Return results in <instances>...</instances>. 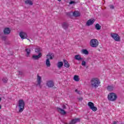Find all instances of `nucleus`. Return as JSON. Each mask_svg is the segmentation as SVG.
Masks as SVG:
<instances>
[{
	"label": "nucleus",
	"mask_w": 124,
	"mask_h": 124,
	"mask_svg": "<svg viewBox=\"0 0 124 124\" xmlns=\"http://www.w3.org/2000/svg\"><path fill=\"white\" fill-rule=\"evenodd\" d=\"M108 91L111 92L114 90V86H108L107 87Z\"/></svg>",
	"instance_id": "a878e982"
},
{
	"label": "nucleus",
	"mask_w": 124,
	"mask_h": 124,
	"mask_svg": "<svg viewBox=\"0 0 124 124\" xmlns=\"http://www.w3.org/2000/svg\"><path fill=\"white\" fill-rule=\"evenodd\" d=\"M75 92H76V93H78V94H80V91H78V89H76Z\"/></svg>",
	"instance_id": "c9c22d12"
},
{
	"label": "nucleus",
	"mask_w": 124,
	"mask_h": 124,
	"mask_svg": "<svg viewBox=\"0 0 124 124\" xmlns=\"http://www.w3.org/2000/svg\"><path fill=\"white\" fill-rule=\"evenodd\" d=\"M35 53H38V54H39V53H41V48L39 47L35 48Z\"/></svg>",
	"instance_id": "b1692460"
},
{
	"label": "nucleus",
	"mask_w": 124,
	"mask_h": 124,
	"mask_svg": "<svg viewBox=\"0 0 124 124\" xmlns=\"http://www.w3.org/2000/svg\"><path fill=\"white\" fill-rule=\"evenodd\" d=\"M5 44H8V43H7V42H5Z\"/></svg>",
	"instance_id": "79ce46f5"
},
{
	"label": "nucleus",
	"mask_w": 124,
	"mask_h": 124,
	"mask_svg": "<svg viewBox=\"0 0 124 124\" xmlns=\"http://www.w3.org/2000/svg\"><path fill=\"white\" fill-rule=\"evenodd\" d=\"M42 56V54L41 53H39L38 55H32V59L34 60V61H36L37 60H39Z\"/></svg>",
	"instance_id": "1a4fd4ad"
},
{
	"label": "nucleus",
	"mask_w": 124,
	"mask_h": 124,
	"mask_svg": "<svg viewBox=\"0 0 124 124\" xmlns=\"http://www.w3.org/2000/svg\"><path fill=\"white\" fill-rule=\"evenodd\" d=\"M19 107V113H22L24 109H25V102L24 100L20 99L18 101V105Z\"/></svg>",
	"instance_id": "f03ea898"
},
{
	"label": "nucleus",
	"mask_w": 124,
	"mask_h": 124,
	"mask_svg": "<svg viewBox=\"0 0 124 124\" xmlns=\"http://www.w3.org/2000/svg\"><path fill=\"white\" fill-rule=\"evenodd\" d=\"M78 2V1H70L69 3V4H75V3H77Z\"/></svg>",
	"instance_id": "c756f323"
},
{
	"label": "nucleus",
	"mask_w": 124,
	"mask_h": 124,
	"mask_svg": "<svg viewBox=\"0 0 124 124\" xmlns=\"http://www.w3.org/2000/svg\"><path fill=\"white\" fill-rule=\"evenodd\" d=\"M81 52L82 54H84V55H89V51L87 49H82Z\"/></svg>",
	"instance_id": "bb28decb"
},
{
	"label": "nucleus",
	"mask_w": 124,
	"mask_h": 124,
	"mask_svg": "<svg viewBox=\"0 0 124 124\" xmlns=\"http://www.w3.org/2000/svg\"><path fill=\"white\" fill-rule=\"evenodd\" d=\"M0 101H1V98L0 97Z\"/></svg>",
	"instance_id": "ea45409f"
},
{
	"label": "nucleus",
	"mask_w": 124,
	"mask_h": 124,
	"mask_svg": "<svg viewBox=\"0 0 124 124\" xmlns=\"http://www.w3.org/2000/svg\"><path fill=\"white\" fill-rule=\"evenodd\" d=\"M55 57L54 53H48L46 55V58L49 59V60H53V58Z\"/></svg>",
	"instance_id": "2eb2a0df"
},
{
	"label": "nucleus",
	"mask_w": 124,
	"mask_h": 124,
	"mask_svg": "<svg viewBox=\"0 0 124 124\" xmlns=\"http://www.w3.org/2000/svg\"><path fill=\"white\" fill-rule=\"evenodd\" d=\"M88 105L90 107V109H91L92 111H93V112L97 111V108L94 107V104H93V103L89 102L88 103Z\"/></svg>",
	"instance_id": "423d86ee"
},
{
	"label": "nucleus",
	"mask_w": 124,
	"mask_h": 124,
	"mask_svg": "<svg viewBox=\"0 0 124 124\" xmlns=\"http://www.w3.org/2000/svg\"><path fill=\"white\" fill-rule=\"evenodd\" d=\"M0 109H1V106L0 105Z\"/></svg>",
	"instance_id": "58836bf2"
},
{
	"label": "nucleus",
	"mask_w": 124,
	"mask_h": 124,
	"mask_svg": "<svg viewBox=\"0 0 124 124\" xmlns=\"http://www.w3.org/2000/svg\"><path fill=\"white\" fill-rule=\"evenodd\" d=\"M46 86L48 88H53L54 87L55 83H54V81L52 80H48L46 81Z\"/></svg>",
	"instance_id": "0eeeda50"
},
{
	"label": "nucleus",
	"mask_w": 124,
	"mask_h": 124,
	"mask_svg": "<svg viewBox=\"0 0 124 124\" xmlns=\"http://www.w3.org/2000/svg\"><path fill=\"white\" fill-rule=\"evenodd\" d=\"M75 59L77 61H82V60H83V58L81 57V56H80V55H76L75 56Z\"/></svg>",
	"instance_id": "a211bd4d"
},
{
	"label": "nucleus",
	"mask_w": 124,
	"mask_h": 124,
	"mask_svg": "<svg viewBox=\"0 0 124 124\" xmlns=\"http://www.w3.org/2000/svg\"><path fill=\"white\" fill-rule=\"evenodd\" d=\"M19 36L21 37V39H26L28 37L27 35V33L25 32H20L19 33Z\"/></svg>",
	"instance_id": "9d476101"
},
{
	"label": "nucleus",
	"mask_w": 124,
	"mask_h": 124,
	"mask_svg": "<svg viewBox=\"0 0 124 124\" xmlns=\"http://www.w3.org/2000/svg\"><path fill=\"white\" fill-rule=\"evenodd\" d=\"M18 72L19 75H21V76L23 75V73L22 71H18Z\"/></svg>",
	"instance_id": "473e14b6"
},
{
	"label": "nucleus",
	"mask_w": 124,
	"mask_h": 124,
	"mask_svg": "<svg viewBox=\"0 0 124 124\" xmlns=\"http://www.w3.org/2000/svg\"><path fill=\"white\" fill-rule=\"evenodd\" d=\"M37 86H39V88H41V82L42 81L41 80V77H40L39 75H37Z\"/></svg>",
	"instance_id": "6e6552de"
},
{
	"label": "nucleus",
	"mask_w": 124,
	"mask_h": 124,
	"mask_svg": "<svg viewBox=\"0 0 124 124\" xmlns=\"http://www.w3.org/2000/svg\"><path fill=\"white\" fill-rule=\"evenodd\" d=\"M74 80H75V81H76V82H78V81H79L80 78H79V76L77 75L74 76Z\"/></svg>",
	"instance_id": "cd10ccee"
},
{
	"label": "nucleus",
	"mask_w": 124,
	"mask_h": 124,
	"mask_svg": "<svg viewBox=\"0 0 124 124\" xmlns=\"http://www.w3.org/2000/svg\"><path fill=\"white\" fill-rule=\"evenodd\" d=\"M108 98L109 101H116L118 98V96L114 93H111L108 94Z\"/></svg>",
	"instance_id": "7ed1b4c3"
},
{
	"label": "nucleus",
	"mask_w": 124,
	"mask_h": 124,
	"mask_svg": "<svg viewBox=\"0 0 124 124\" xmlns=\"http://www.w3.org/2000/svg\"><path fill=\"white\" fill-rule=\"evenodd\" d=\"M95 29H96V30H97V31H99L100 30H101V26H100V25H99V24L97 23L95 25Z\"/></svg>",
	"instance_id": "412c9836"
},
{
	"label": "nucleus",
	"mask_w": 124,
	"mask_h": 124,
	"mask_svg": "<svg viewBox=\"0 0 124 124\" xmlns=\"http://www.w3.org/2000/svg\"><path fill=\"white\" fill-rule=\"evenodd\" d=\"M25 51L27 53V57H29L30 56V54H31V49L30 48H26L25 49Z\"/></svg>",
	"instance_id": "393cba45"
},
{
	"label": "nucleus",
	"mask_w": 124,
	"mask_h": 124,
	"mask_svg": "<svg viewBox=\"0 0 124 124\" xmlns=\"http://www.w3.org/2000/svg\"><path fill=\"white\" fill-rule=\"evenodd\" d=\"M62 108H63V109H66V106L63 105L62 106Z\"/></svg>",
	"instance_id": "e433bc0d"
},
{
	"label": "nucleus",
	"mask_w": 124,
	"mask_h": 124,
	"mask_svg": "<svg viewBox=\"0 0 124 124\" xmlns=\"http://www.w3.org/2000/svg\"><path fill=\"white\" fill-rule=\"evenodd\" d=\"M95 21V20L94 19H90L88 20L86 23V26H91L92 25H93V23Z\"/></svg>",
	"instance_id": "9b49d317"
},
{
	"label": "nucleus",
	"mask_w": 124,
	"mask_h": 124,
	"mask_svg": "<svg viewBox=\"0 0 124 124\" xmlns=\"http://www.w3.org/2000/svg\"><path fill=\"white\" fill-rule=\"evenodd\" d=\"M29 40V41H31V40H29V39H28Z\"/></svg>",
	"instance_id": "37998d69"
},
{
	"label": "nucleus",
	"mask_w": 124,
	"mask_h": 124,
	"mask_svg": "<svg viewBox=\"0 0 124 124\" xmlns=\"http://www.w3.org/2000/svg\"><path fill=\"white\" fill-rule=\"evenodd\" d=\"M1 39H2V40L5 41V40H6V36L2 35L1 36Z\"/></svg>",
	"instance_id": "7c9ffc66"
},
{
	"label": "nucleus",
	"mask_w": 124,
	"mask_h": 124,
	"mask_svg": "<svg viewBox=\"0 0 124 124\" xmlns=\"http://www.w3.org/2000/svg\"><path fill=\"white\" fill-rule=\"evenodd\" d=\"M110 36L111 37H112L113 39H114L115 41H121V38L120 37L119 34L115 33H112L111 34Z\"/></svg>",
	"instance_id": "39448f33"
},
{
	"label": "nucleus",
	"mask_w": 124,
	"mask_h": 124,
	"mask_svg": "<svg viewBox=\"0 0 124 124\" xmlns=\"http://www.w3.org/2000/svg\"><path fill=\"white\" fill-rule=\"evenodd\" d=\"M63 62H64V66H65V67L68 68V67H69V66H70V65H69V63H68L67 61L64 59V60H63Z\"/></svg>",
	"instance_id": "f3484780"
},
{
	"label": "nucleus",
	"mask_w": 124,
	"mask_h": 124,
	"mask_svg": "<svg viewBox=\"0 0 124 124\" xmlns=\"http://www.w3.org/2000/svg\"><path fill=\"white\" fill-rule=\"evenodd\" d=\"M25 4H29V5H32L33 4V3H32V1L31 0H27L25 1Z\"/></svg>",
	"instance_id": "4be33fe9"
},
{
	"label": "nucleus",
	"mask_w": 124,
	"mask_h": 124,
	"mask_svg": "<svg viewBox=\"0 0 124 124\" xmlns=\"http://www.w3.org/2000/svg\"><path fill=\"white\" fill-rule=\"evenodd\" d=\"M46 64L47 67H50L51 66V63L50 62L49 59H47L46 61Z\"/></svg>",
	"instance_id": "aec40b11"
},
{
	"label": "nucleus",
	"mask_w": 124,
	"mask_h": 124,
	"mask_svg": "<svg viewBox=\"0 0 124 124\" xmlns=\"http://www.w3.org/2000/svg\"><path fill=\"white\" fill-rule=\"evenodd\" d=\"M109 7L110 9H114V8H115V7H114V5H110Z\"/></svg>",
	"instance_id": "f704fd0d"
},
{
	"label": "nucleus",
	"mask_w": 124,
	"mask_h": 124,
	"mask_svg": "<svg viewBox=\"0 0 124 124\" xmlns=\"http://www.w3.org/2000/svg\"><path fill=\"white\" fill-rule=\"evenodd\" d=\"M58 0V1H62V0Z\"/></svg>",
	"instance_id": "a19ab883"
},
{
	"label": "nucleus",
	"mask_w": 124,
	"mask_h": 124,
	"mask_svg": "<svg viewBox=\"0 0 124 124\" xmlns=\"http://www.w3.org/2000/svg\"><path fill=\"white\" fill-rule=\"evenodd\" d=\"M56 109H57L58 112H60L62 115H65V114H66V112H65V110H63L59 107L56 108Z\"/></svg>",
	"instance_id": "ddd939ff"
},
{
	"label": "nucleus",
	"mask_w": 124,
	"mask_h": 124,
	"mask_svg": "<svg viewBox=\"0 0 124 124\" xmlns=\"http://www.w3.org/2000/svg\"><path fill=\"white\" fill-rule=\"evenodd\" d=\"M78 99L79 100V101H82L83 100V97H80L78 98Z\"/></svg>",
	"instance_id": "72a5a7b5"
},
{
	"label": "nucleus",
	"mask_w": 124,
	"mask_h": 124,
	"mask_svg": "<svg viewBox=\"0 0 124 124\" xmlns=\"http://www.w3.org/2000/svg\"><path fill=\"white\" fill-rule=\"evenodd\" d=\"M62 27L64 30H67L68 29V23L67 22H63L62 24Z\"/></svg>",
	"instance_id": "dca6fc26"
},
{
	"label": "nucleus",
	"mask_w": 124,
	"mask_h": 124,
	"mask_svg": "<svg viewBox=\"0 0 124 124\" xmlns=\"http://www.w3.org/2000/svg\"><path fill=\"white\" fill-rule=\"evenodd\" d=\"M2 81L3 83L6 84V83H7V81H8V78H7L4 77L3 78Z\"/></svg>",
	"instance_id": "c85d7f7f"
},
{
	"label": "nucleus",
	"mask_w": 124,
	"mask_h": 124,
	"mask_svg": "<svg viewBox=\"0 0 124 124\" xmlns=\"http://www.w3.org/2000/svg\"><path fill=\"white\" fill-rule=\"evenodd\" d=\"M117 123H118V121L117 122L113 121L112 124H117Z\"/></svg>",
	"instance_id": "4c0bfd02"
},
{
	"label": "nucleus",
	"mask_w": 124,
	"mask_h": 124,
	"mask_svg": "<svg viewBox=\"0 0 124 124\" xmlns=\"http://www.w3.org/2000/svg\"><path fill=\"white\" fill-rule=\"evenodd\" d=\"M73 16L74 17H79V16H80V13L78 11H75L73 13Z\"/></svg>",
	"instance_id": "6ab92c4d"
},
{
	"label": "nucleus",
	"mask_w": 124,
	"mask_h": 124,
	"mask_svg": "<svg viewBox=\"0 0 124 124\" xmlns=\"http://www.w3.org/2000/svg\"><path fill=\"white\" fill-rule=\"evenodd\" d=\"M81 65H82V66H86V62L83 61L81 62Z\"/></svg>",
	"instance_id": "2f4dec72"
},
{
	"label": "nucleus",
	"mask_w": 124,
	"mask_h": 124,
	"mask_svg": "<svg viewBox=\"0 0 124 124\" xmlns=\"http://www.w3.org/2000/svg\"><path fill=\"white\" fill-rule=\"evenodd\" d=\"M63 65V62H59L57 63V67L61 68Z\"/></svg>",
	"instance_id": "5701e85b"
},
{
	"label": "nucleus",
	"mask_w": 124,
	"mask_h": 124,
	"mask_svg": "<svg viewBox=\"0 0 124 124\" xmlns=\"http://www.w3.org/2000/svg\"><path fill=\"white\" fill-rule=\"evenodd\" d=\"M78 122H80V118H76L72 119L71 122L69 123V124H76V123H78Z\"/></svg>",
	"instance_id": "4468645a"
},
{
	"label": "nucleus",
	"mask_w": 124,
	"mask_h": 124,
	"mask_svg": "<svg viewBox=\"0 0 124 124\" xmlns=\"http://www.w3.org/2000/svg\"><path fill=\"white\" fill-rule=\"evenodd\" d=\"M11 31V30L9 28H5L3 30L4 34H5V35H7L9 34Z\"/></svg>",
	"instance_id": "f8f14e48"
},
{
	"label": "nucleus",
	"mask_w": 124,
	"mask_h": 124,
	"mask_svg": "<svg viewBox=\"0 0 124 124\" xmlns=\"http://www.w3.org/2000/svg\"><path fill=\"white\" fill-rule=\"evenodd\" d=\"M100 84V81H99L97 78H93L91 80V85L92 88H95V89H96V88L98 87Z\"/></svg>",
	"instance_id": "f257e3e1"
},
{
	"label": "nucleus",
	"mask_w": 124,
	"mask_h": 124,
	"mask_svg": "<svg viewBox=\"0 0 124 124\" xmlns=\"http://www.w3.org/2000/svg\"><path fill=\"white\" fill-rule=\"evenodd\" d=\"M90 46H91V47H93V48L97 47V46H98V41H97L96 39H92L90 41Z\"/></svg>",
	"instance_id": "20e7f679"
}]
</instances>
